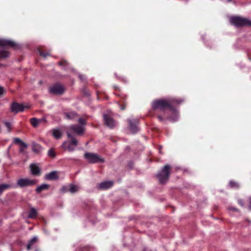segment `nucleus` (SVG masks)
<instances>
[{"mask_svg":"<svg viewBox=\"0 0 251 251\" xmlns=\"http://www.w3.org/2000/svg\"><path fill=\"white\" fill-rule=\"evenodd\" d=\"M183 100L176 98L157 100L152 103V108L153 110L159 109L161 111L169 109L173 116L169 117L168 119L172 122H176L178 119V113L173 106L179 104Z\"/></svg>","mask_w":251,"mask_h":251,"instance_id":"nucleus-1","label":"nucleus"},{"mask_svg":"<svg viewBox=\"0 0 251 251\" xmlns=\"http://www.w3.org/2000/svg\"><path fill=\"white\" fill-rule=\"evenodd\" d=\"M84 128L82 126L78 125H71L68 127L66 134L68 138L71 139V141L69 142L65 141L62 145V147L67 149L69 151H72L75 150V148L72 147V145H74L75 147L77 145V141L76 138L73 135L75 134L76 135H80L83 134L84 133Z\"/></svg>","mask_w":251,"mask_h":251,"instance_id":"nucleus-2","label":"nucleus"},{"mask_svg":"<svg viewBox=\"0 0 251 251\" xmlns=\"http://www.w3.org/2000/svg\"><path fill=\"white\" fill-rule=\"evenodd\" d=\"M230 23L236 27L251 26V21L241 17H233L230 19Z\"/></svg>","mask_w":251,"mask_h":251,"instance_id":"nucleus-3","label":"nucleus"},{"mask_svg":"<svg viewBox=\"0 0 251 251\" xmlns=\"http://www.w3.org/2000/svg\"><path fill=\"white\" fill-rule=\"evenodd\" d=\"M170 169L171 166L170 165H165L157 173L156 176L160 183H165L167 182L169 178Z\"/></svg>","mask_w":251,"mask_h":251,"instance_id":"nucleus-4","label":"nucleus"},{"mask_svg":"<svg viewBox=\"0 0 251 251\" xmlns=\"http://www.w3.org/2000/svg\"><path fill=\"white\" fill-rule=\"evenodd\" d=\"M37 180L35 179H30L28 178H20L17 180V185L21 187L24 188L28 186H32L36 184Z\"/></svg>","mask_w":251,"mask_h":251,"instance_id":"nucleus-5","label":"nucleus"},{"mask_svg":"<svg viewBox=\"0 0 251 251\" xmlns=\"http://www.w3.org/2000/svg\"><path fill=\"white\" fill-rule=\"evenodd\" d=\"M84 157L88 162L92 163H95L99 162H103V159L96 153L86 152Z\"/></svg>","mask_w":251,"mask_h":251,"instance_id":"nucleus-6","label":"nucleus"},{"mask_svg":"<svg viewBox=\"0 0 251 251\" xmlns=\"http://www.w3.org/2000/svg\"><path fill=\"white\" fill-rule=\"evenodd\" d=\"M0 47H11L14 49L18 48V46L16 43L11 40L0 39Z\"/></svg>","mask_w":251,"mask_h":251,"instance_id":"nucleus-7","label":"nucleus"},{"mask_svg":"<svg viewBox=\"0 0 251 251\" xmlns=\"http://www.w3.org/2000/svg\"><path fill=\"white\" fill-rule=\"evenodd\" d=\"M64 92V87L59 84H56L50 88V92L53 94L62 95Z\"/></svg>","mask_w":251,"mask_h":251,"instance_id":"nucleus-8","label":"nucleus"},{"mask_svg":"<svg viewBox=\"0 0 251 251\" xmlns=\"http://www.w3.org/2000/svg\"><path fill=\"white\" fill-rule=\"evenodd\" d=\"M25 108V106L16 102H13L10 106V110L12 112L17 113L20 112H23Z\"/></svg>","mask_w":251,"mask_h":251,"instance_id":"nucleus-9","label":"nucleus"},{"mask_svg":"<svg viewBox=\"0 0 251 251\" xmlns=\"http://www.w3.org/2000/svg\"><path fill=\"white\" fill-rule=\"evenodd\" d=\"M128 123H129V127L131 131V132L132 133H137L138 130L139 128L137 126V124L138 123V121L137 119H128L127 120Z\"/></svg>","mask_w":251,"mask_h":251,"instance_id":"nucleus-10","label":"nucleus"},{"mask_svg":"<svg viewBox=\"0 0 251 251\" xmlns=\"http://www.w3.org/2000/svg\"><path fill=\"white\" fill-rule=\"evenodd\" d=\"M103 119L105 124L110 128L113 127L115 123L113 119L109 116L106 114L103 115Z\"/></svg>","mask_w":251,"mask_h":251,"instance_id":"nucleus-11","label":"nucleus"},{"mask_svg":"<svg viewBox=\"0 0 251 251\" xmlns=\"http://www.w3.org/2000/svg\"><path fill=\"white\" fill-rule=\"evenodd\" d=\"M113 185V182L112 181H108L101 182L98 185L99 189L101 190H105L111 188Z\"/></svg>","mask_w":251,"mask_h":251,"instance_id":"nucleus-12","label":"nucleus"},{"mask_svg":"<svg viewBox=\"0 0 251 251\" xmlns=\"http://www.w3.org/2000/svg\"><path fill=\"white\" fill-rule=\"evenodd\" d=\"M45 178L49 180L57 179L58 178L57 172L56 171H52L49 174L46 175Z\"/></svg>","mask_w":251,"mask_h":251,"instance_id":"nucleus-13","label":"nucleus"},{"mask_svg":"<svg viewBox=\"0 0 251 251\" xmlns=\"http://www.w3.org/2000/svg\"><path fill=\"white\" fill-rule=\"evenodd\" d=\"M31 173L34 176H39L40 175V169L39 167L34 164H32L30 166Z\"/></svg>","mask_w":251,"mask_h":251,"instance_id":"nucleus-14","label":"nucleus"},{"mask_svg":"<svg viewBox=\"0 0 251 251\" xmlns=\"http://www.w3.org/2000/svg\"><path fill=\"white\" fill-rule=\"evenodd\" d=\"M65 117L67 119L73 120L77 117V114L75 112H68L64 113Z\"/></svg>","mask_w":251,"mask_h":251,"instance_id":"nucleus-15","label":"nucleus"},{"mask_svg":"<svg viewBox=\"0 0 251 251\" xmlns=\"http://www.w3.org/2000/svg\"><path fill=\"white\" fill-rule=\"evenodd\" d=\"M50 185L47 184H42L37 187L36 190L37 193H40L43 190H47L49 188Z\"/></svg>","mask_w":251,"mask_h":251,"instance_id":"nucleus-16","label":"nucleus"},{"mask_svg":"<svg viewBox=\"0 0 251 251\" xmlns=\"http://www.w3.org/2000/svg\"><path fill=\"white\" fill-rule=\"evenodd\" d=\"M32 149V151L33 152L38 153V152H39L41 151L42 148H41V146L40 145H39V144H36V143H33Z\"/></svg>","mask_w":251,"mask_h":251,"instance_id":"nucleus-17","label":"nucleus"},{"mask_svg":"<svg viewBox=\"0 0 251 251\" xmlns=\"http://www.w3.org/2000/svg\"><path fill=\"white\" fill-rule=\"evenodd\" d=\"M52 134L56 139H59L62 136V133L61 131L57 129H54L52 130Z\"/></svg>","mask_w":251,"mask_h":251,"instance_id":"nucleus-18","label":"nucleus"},{"mask_svg":"<svg viewBox=\"0 0 251 251\" xmlns=\"http://www.w3.org/2000/svg\"><path fill=\"white\" fill-rule=\"evenodd\" d=\"M37 211L34 208H31L28 213V217L29 218H34L37 215Z\"/></svg>","mask_w":251,"mask_h":251,"instance_id":"nucleus-19","label":"nucleus"},{"mask_svg":"<svg viewBox=\"0 0 251 251\" xmlns=\"http://www.w3.org/2000/svg\"><path fill=\"white\" fill-rule=\"evenodd\" d=\"M9 56V52L5 50H0V58H6L8 57Z\"/></svg>","mask_w":251,"mask_h":251,"instance_id":"nucleus-20","label":"nucleus"},{"mask_svg":"<svg viewBox=\"0 0 251 251\" xmlns=\"http://www.w3.org/2000/svg\"><path fill=\"white\" fill-rule=\"evenodd\" d=\"M10 185L8 184H0V195L5 190L9 189Z\"/></svg>","mask_w":251,"mask_h":251,"instance_id":"nucleus-21","label":"nucleus"},{"mask_svg":"<svg viewBox=\"0 0 251 251\" xmlns=\"http://www.w3.org/2000/svg\"><path fill=\"white\" fill-rule=\"evenodd\" d=\"M41 121V120L37 119L35 118H32L30 120V122H31V125L34 127H36L39 124Z\"/></svg>","mask_w":251,"mask_h":251,"instance_id":"nucleus-22","label":"nucleus"},{"mask_svg":"<svg viewBox=\"0 0 251 251\" xmlns=\"http://www.w3.org/2000/svg\"><path fill=\"white\" fill-rule=\"evenodd\" d=\"M14 142L15 144H21V145L24 147V148H27V145L23 142L20 138H15L14 139Z\"/></svg>","mask_w":251,"mask_h":251,"instance_id":"nucleus-23","label":"nucleus"},{"mask_svg":"<svg viewBox=\"0 0 251 251\" xmlns=\"http://www.w3.org/2000/svg\"><path fill=\"white\" fill-rule=\"evenodd\" d=\"M78 189H79V187L78 186L75 185H71L70 186L69 191L72 193H74L77 192L78 191Z\"/></svg>","mask_w":251,"mask_h":251,"instance_id":"nucleus-24","label":"nucleus"},{"mask_svg":"<svg viewBox=\"0 0 251 251\" xmlns=\"http://www.w3.org/2000/svg\"><path fill=\"white\" fill-rule=\"evenodd\" d=\"M37 240V238L36 237H33L29 241L28 244L27 246V249L29 250L32 246V245L35 243Z\"/></svg>","mask_w":251,"mask_h":251,"instance_id":"nucleus-25","label":"nucleus"},{"mask_svg":"<svg viewBox=\"0 0 251 251\" xmlns=\"http://www.w3.org/2000/svg\"><path fill=\"white\" fill-rule=\"evenodd\" d=\"M4 126L7 128L8 132H10L12 129V125L10 122L4 121L3 122Z\"/></svg>","mask_w":251,"mask_h":251,"instance_id":"nucleus-26","label":"nucleus"},{"mask_svg":"<svg viewBox=\"0 0 251 251\" xmlns=\"http://www.w3.org/2000/svg\"><path fill=\"white\" fill-rule=\"evenodd\" d=\"M48 154L50 157L51 158H54L56 155V154L53 149H50L49 150Z\"/></svg>","mask_w":251,"mask_h":251,"instance_id":"nucleus-27","label":"nucleus"},{"mask_svg":"<svg viewBox=\"0 0 251 251\" xmlns=\"http://www.w3.org/2000/svg\"><path fill=\"white\" fill-rule=\"evenodd\" d=\"M58 64L60 65V66H63L64 67H66L65 69H67V66L69 65V63L66 61V60H62V61H59Z\"/></svg>","mask_w":251,"mask_h":251,"instance_id":"nucleus-28","label":"nucleus"},{"mask_svg":"<svg viewBox=\"0 0 251 251\" xmlns=\"http://www.w3.org/2000/svg\"><path fill=\"white\" fill-rule=\"evenodd\" d=\"M229 184L230 186L232 188H237L239 187V184L234 181H230Z\"/></svg>","mask_w":251,"mask_h":251,"instance_id":"nucleus-29","label":"nucleus"},{"mask_svg":"<svg viewBox=\"0 0 251 251\" xmlns=\"http://www.w3.org/2000/svg\"><path fill=\"white\" fill-rule=\"evenodd\" d=\"M78 122L80 125H81V126H82V125H84L86 123L85 120L82 118H80L78 119Z\"/></svg>","mask_w":251,"mask_h":251,"instance_id":"nucleus-30","label":"nucleus"},{"mask_svg":"<svg viewBox=\"0 0 251 251\" xmlns=\"http://www.w3.org/2000/svg\"><path fill=\"white\" fill-rule=\"evenodd\" d=\"M5 92V91L3 89V88L1 86H0V97Z\"/></svg>","mask_w":251,"mask_h":251,"instance_id":"nucleus-31","label":"nucleus"},{"mask_svg":"<svg viewBox=\"0 0 251 251\" xmlns=\"http://www.w3.org/2000/svg\"><path fill=\"white\" fill-rule=\"evenodd\" d=\"M78 76H79V79L81 81H83V80H85L86 78H85V76L84 75L79 74Z\"/></svg>","mask_w":251,"mask_h":251,"instance_id":"nucleus-32","label":"nucleus"},{"mask_svg":"<svg viewBox=\"0 0 251 251\" xmlns=\"http://www.w3.org/2000/svg\"><path fill=\"white\" fill-rule=\"evenodd\" d=\"M40 54L41 56L44 57H46L48 55H49V54L48 53H44L43 52H42L41 51L40 52Z\"/></svg>","mask_w":251,"mask_h":251,"instance_id":"nucleus-33","label":"nucleus"},{"mask_svg":"<svg viewBox=\"0 0 251 251\" xmlns=\"http://www.w3.org/2000/svg\"><path fill=\"white\" fill-rule=\"evenodd\" d=\"M238 202L240 204V205H241L242 206H244V203L242 200H239Z\"/></svg>","mask_w":251,"mask_h":251,"instance_id":"nucleus-34","label":"nucleus"},{"mask_svg":"<svg viewBox=\"0 0 251 251\" xmlns=\"http://www.w3.org/2000/svg\"><path fill=\"white\" fill-rule=\"evenodd\" d=\"M158 119H159V120L160 121H163V118L162 116H158Z\"/></svg>","mask_w":251,"mask_h":251,"instance_id":"nucleus-35","label":"nucleus"},{"mask_svg":"<svg viewBox=\"0 0 251 251\" xmlns=\"http://www.w3.org/2000/svg\"><path fill=\"white\" fill-rule=\"evenodd\" d=\"M25 149V148H24V147L21 145V147L20 148V151L21 152H23Z\"/></svg>","mask_w":251,"mask_h":251,"instance_id":"nucleus-36","label":"nucleus"},{"mask_svg":"<svg viewBox=\"0 0 251 251\" xmlns=\"http://www.w3.org/2000/svg\"><path fill=\"white\" fill-rule=\"evenodd\" d=\"M249 207L251 209V198H250V205Z\"/></svg>","mask_w":251,"mask_h":251,"instance_id":"nucleus-37","label":"nucleus"},{"mask_svg":"<svg viewBox=\"0 0 251 251\" xmlns=\"http://www.w3.org/2000/svg\"><path fill=\"white\" fill-rule=\"evenodd\" d=\"M229 209L233 210V211L236 210V209L234 207H230V208H229Z\"/></svg>","mask_w":251,"mask_h":251,"instance_id":"nucleus-38","label":"nucleus"},{"mask_svg":"<svg viewBox=\"0 0 251 251\" xmlns=\"http://www.w3.org/2000/svg\"><path fill=\"white\" fill-rule=\"evenodd\" d=\"M125 107H124V106H121V109H122V110H124V109H125Z\"/></svg>","mask_w":251,"mask_h":251,"instance_id":"nucleus-39","label":"nucleus"},{"mask_svg":"<svg viewBox=\"0 0 251 251\" xmlns=\"http://www.w3.org/2000/svg\"><path fill=\"white\" fill-rule=\"evenodd\" d=\"M3 66H4L3 64L0 63V68L2 67H3Z\"/></svg>","mask_w":251,"mask_h":251,"instance_id":"nucleus-40","label":"nucleus"},{"mask_svg":"<svg viewBox=\"0 0 251 251\" xmlns=\"http://www.w3.org/2000/svg\"><path fill=\"white\" fill-rule=\"evenodd\" d=\"M64 187H62V191L63 192H65V191L63 190V189H64Z\"/></svg>","mask_w":251,"mask_h":251,"instance_id":"nucleus-41","label":"nucleus"},{"mask_svg":"<svg viewBox=\"0 0 251 251\" xmlns=\"http://www.w3.org/2000/svg\"><path fill=\"white\" fill-rule=\"evenodd\" d=\"M232 0H227L228 2H230Z\"/></svg>","mask_w":251,"mask_h":251,"instance_id":"nucleus-42","label":"nucleus"},{"mask_svg":"<svg viewBox=\"0 0 251 251\" xmlns=\"http://www.w3.org/2000/svg\"><path fill=\"white\" fill-rule=\"evenodd\" d=\"M85 94H86V95H88V96L89 95V94H88V93H85Z\"/></svg>","mask_w":251,"mask_h":251,"instance_id":"nucleus-43","label":"nucleus"},{"mask_svg":"<svg viewBox=\"0 0 251 251\" xmlns=\"http://www.w3.org/2000/svg\"><path fill=\"white\" fill-rule=\"evenodd\" d=\"M144 251H148L146 249H144Z\"/></svg>","mask_w":251,"mask_h":251,"instance_id":"nucleus-44","label":"nucleus"}]
</instances>
